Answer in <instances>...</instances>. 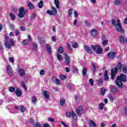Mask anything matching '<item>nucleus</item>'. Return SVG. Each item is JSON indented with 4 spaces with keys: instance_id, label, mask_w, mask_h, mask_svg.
<instances>
[{
    "instance_id": "64",
    "label": "nucleus",
    "mask_w": 127,
    "mask_h": 127,
    "mask_svg": "<svg viewBox=\"0 0 127 127\" xmlns=\"http://www.w3.org/2000/svg\"><path fill=\"white\" fill-rule=\"evenodd\" d=\"M124 115H126V116H127V109L125 108L124 111Z\"/></svg>"
},
{
    "instance_id": "33",
    "label": "nucleus",
    "mask_w": 127,
    "mask_h": 127,
    "mask_svg": "<svg viewBox=\"0 0 127 127\" xmlns=\"http://www.w3.org/2000/svg\"><path fill=\"white\" fill-rule=\"evenodd\" d=\"M38 7L39 8H42L43 7V1L41 0L40 2L38 3Z\"/></svg>"
},
{
    "instance_id": "38",
    "label": "nucleus",
    "mask_w": 127,
    "mask_h": 127,
    "mask_svg": "<svg viewBox=\"0 0 127 127\" xmlns=\"http://www.w3.org/2000/svg\"><path fill=\"white\" fill-rule=\"evenodd\" d=\"M66 116L67 118H71V116H72V112H67L66 113Z\"/></svg>"
},
{
    "instance_id": "58",
    "label": "nucleus",
    "mask_w": 127,
    "mask_h": 127,
    "mask_svg": "<svg viewBox=\"0 0 127 127\" xmlns=\"http://www.w3.org/2000/svg\"><path fill=\"white\" fill-rule=\"evenodd\" d=\"M33 47L35 48V50H37V44L36 43H33Z\"/></svg>"
},
{
    "instance_id": "35",
    "label": "nucleus",
    "mask_w": 127,
    "mask_h": 127,
    "mask_svg": "<svg viewBox=\"0 0 127 127\" xmlns=\"http://www.w3.org/2000/svg\"><path fill=\"white\" fill-rule=\"evenodd\" d=\"M22 44H23V45H27V44H29V43H28V40L24 39L22 41Z\"/></svg>"
},
{
    "instance_id": "34",
    "label": "nucleus",
    "mask_w": 127,
    "mask_h": 127,
    "mask_svg": "<svg viewBox=\"0 0 127 127\" xmlns=\"http://www.w3.org/2000/svg\"><path fill=\"white\" fill-rule=\"evenodd\" d=\"M58 51L59 52V53H63V52H64V49H63V47H60L58 50Z\"/></svg>"
},
{
    "instance_id": "3",
    "label": "nucleus",
    "mask_w": 127,
    "mask_h": 127,
    "mask_svg": "<svg viewBox=\"0 0 127 127\" xmlns=\"http://www.w3.org/2000/svg\"><path fill=\"white\" fill-rule=\"evenodd\" d=\"M25 13H26V10L24 9L23 7H20L19 13L18 14V16L20 18H22L24 17V15H25Z\"/></svg>"
},
{
    "instance_id": "59",
    "label": "nucleus",
    "mask_w": 127,
    "mask_h": 127,
    "mask_svg": "<svg viewBox=\"0 0 127 127\" xmlns=\"http://www.w3.org/2000/svg\"><path fill=\"white\" fill-rule=\"evenodd\" d=\"M115 4L116 5H119V4H120V0H115Z\"/></svg>"
},
{
    "instance_id": "52",
    "label": "nucleus",
    "mask_w": 127,
    "mask_h": 127,
    "mask_svg": "<svg viewBox=\"0 0 127 127\" xmlns=\"http://www.w3.org/2000/svg\"><path fill=\"white\" fill-rule=\"evenodd\" d=\"M30 123L33 125V126L35 125V121H34V120L33 119H30Z\"/></svg>"
},
{
    "instance_id": "43",
    "label": "nucleus",
    "mask_w": 127,
    "mask_h": 127,
    "mask_svg": "<svg viewBox=\"0 0 127 127\" xmlns=\"http://www.w3.org/2000/svg\"><path fill=\"white\" fill-rule=\"evenodd\" d=\"M10 16L11 19H12V20H14V18H15V16L12 13H10Z\"/></svg>"
},
{
    "instance_id": "13",
    "label": "nucleus",
    "mask_w": 127,
    "mask_h": 127,
    "mask_svg": "<svg viewBox=\"0 0 127 127\" xmlns=\"http://www.w3.org/2000/svg\"><path fill=\"white\" fill-rule=\"evenodd\" d=\"M46 49H47V52L49 55H51L52 52L51 50V47L49 45H46Z\"/></svg>"
},
{
    "instance_id": "39",
    "label": "nucleus",
    "mask_w": 127,
    "mask_h": 127,
    "mask_svg": "<svg viewBox=\"0 0 127 127\" xmlns=\"http://www.w3.org/2000/svg\"><path fill=\"white\" fill-rule=\"evenodd\" d=\"M9 91L11 93H13V92H14V91H15V88L11 86V87H10V88L9 89Z\"/></svg>"
},
{
    "instance_id": "32",
    "label": "nucleus",
    "mask_w": 127,
    "mask_h": 127,
    "mask_svg": "<svg viewBox=\"0 0 127 127\" xmlns=\"http://www.w3.org/2000/svg\"><path fill=\"white\" fill-rule=\"evenodd\" d=\"M66 45H67V48L68 49V50H69L70 52H72L73 49H72V48H71V46H70V44H69V43H67Z\"/></svg>"
},
{
    "instance_id": "57",
    "label": "nucleus",
    "mask_w": 127,
    "mask_h": 127,
    "mask_svg": "<svg viewBox=\"0 0 127 127\" xmlns=\"http://www.w3.org/2000/svg\"><path fill=\"white\" fill-rule=\"evenodd\" d=\"M72 10L71 9H69L68 11V14L69 16H71V15L72 14Z\"/></svg>"
},
{
    "instance_id": "9",
    "label": "nucleus",
    "mask_w": 127,
    "mask_h": 127,
    "mask_svg": "<svg viewBox=\"0 0 127 127\" xmlns=\"http://www.w3.org/2000/svg\"><path fill=\"white\" fill-rule=\"evenodd\" d=\"M65 64V65H69L70 64V58L66 54H64Z\"/></svg>"
},
{
    "instance_id": "24",
    "label": "nucleus",
    "mask_w": 127,
    "mask_h": 127,
    "mask_svg": "<svg viewBox=\"0 0 127 127\" xmlns=\"http://www.w3.org/2000/svg\"><path fill=\"white\" fill-rule=\"evenodd\" d=\"M55 4L57 8H59V7H60V3L59 2V0H55Z\"/></svg>"
},
{
    "instance_id": "51",
    "label": "nucleus",
    "mask_w": 127,
    "mask_h": 127,
    "mask_svg": "<svg viewBox=\"0 0 127 127\" xmlns=\"http://www.w3.org/2000/svg\"><path fill=\"white\" fill-rule=\"evenodd\" d=\"M20 29L21 31H24L26 30V27L21 26L20 27Z\"/></svg>"
},
{
    "instance_id": "44",
    "label": "nucleus",
    "mask_w": 127,
    "mask_h": 127,
    "mask_svg": "<svg viewBox=\"0 0 127 127\" xmlns=\"http://www.w3.org/2000/svg\"><path fill=\"white\" fill-rule=\"evenodd\" d=\"M97 45H91V48L93 49L94 51H96V49H97Z\"/></svg>"
},
{
    "instance_id": "4",
    "label": "nucleus",
    "mask_w": 127,
    "mask_h": 127,
    "mask_svg": "<svg viewBox=\"0 0 127 127\" xmlns=\"http://www.w3.org/2000/svg\"><path fill=\"white\" fill-rule=\"evenodd\" d=\"M52 11L48 10L47 13L50 14V15H56V14H57V10L56 9V8H55L54 6H52Z\"/></svg>"
},
{
    "instance_id": "60",
    "label": "nucleus",
    "mask_w": 127,
    "mask_h": 127,
    "mask_svg": "<svg viewBox=\"0 0 127 127\" xmlns=\"http://www.w3.org/2000/svg\"><path fill=\"white\" fill-rule=\"evenodd\" d=\"M67 89H68V90L72 89V87L71 86V84L70 83H67Z\"/></svg>"
},
{
    "instance_id": "10",
    "label": "nucleus",
    "mask_w": 127,
    "mask_h": 127,
    "mask_svg": "<svg viewBox=\"0 0 127 127\" xmlns=\"http://www.w3.org/2000/svg\"><path fill=\"white\" fill-rule=\"evenodd\" d=\"M107 57L108 58L113 59V58L116 57V53L114 52H109L107 55Z\"/></svg>"
},
{
    "instance_id": "42",
    "label": "nucleus",
    "mask_w": 127,
    "mask_h": 127,
    "mask_svg": "<svg viewBox=\"0 0 127 127\" xmlns=\"http://www.w3.org/2000/svg\"><path fill=\"white\" fill-rule=\"evenodd\" d=\"M60 104L61 106H64V105L65 104V100L62 99L60 101Z\"/></svg>"
},
{
    "instance_id": "18",
    "label": "nucleus",
    "mask_w": 127,
    "mask_h": 127,
    "mask_svg": "<svg viewBox=\"0 0 127 127\" xmlns=\"http://www.w3.org/2000/svg\"><path fill=\"white\" fill-rule=\"evenodd\" d=\"M91 35L93 37H96V36L98 35V31H97L96 29H92L91 31Z\"/></svg>"
},
{
    "instance_id": "50",
    "label": "nucleus",
    "mask_w": 127,
    "mask_h": 127,
    "mask_svg": "<svg viewBox=\"0 0 127 127\" xmlns=\"http://www.w3.org/2000/svg\"><path fill=\"white\" fill-rule=\"evenodd\" d=\"M103 84V80L102 79H99L98 80V85H99V86L102 85Z\"/></svg>"
},
{
    "instance_id": "20",
    "label": "nucleus",
    "mask_w": 127,
    "mask_h": 127,
    "mask_svg": "<svg viewBox=\"0 0 127 127\" xmlns=\"http://www.w3.org/2000/svg\"><path fill=\"white\" fill-rule=\"evenodd\" d=\"M4 44L6 48H7V49H9L11 47V46L10 45V44L9 43V41H5Z\"/></svg>"
},
{
    "instance_id": "56",
    "label": "nucleus",
    "mask_w": 127,
    "mask_h": 127,
    "mask_svg": "<svg viewBox=\"0 0 127 127\" xmlns=\"http://www.w3.org/2000/svg\"><path fill=\"white\" fill-rule=\"evenodd\" d=\"M15 35H19L20 34V32L18 30H16L15 31Z\"/></svg>"
},
{
    "instance_id": "48",
    "label": "nucleus",
    "mask_w": 127,
    "mask_h": 127,
    "mask_svg": "<svg viewBox=\"0 0 127 127\" xmlns=\"http://www.w3.org/2000/svg\"><path fill=\"white\" fill-rule=\"evenodd\" d=\"M89 83H90L91 86H93V85H94V79H93V78H90L89 79Z\"/></svg>"
},
{
    "instance_id": "36",
    "label": "nucleus",
    "mask_w": 127,
    "mask_h": 127,
    "mask_svg": "<svg viewBox=\"0 0 127 127\" xmlns=\"http://www.w3.org/2000/svg\"><path fill=\"white\" fill-rule=\"evenodd\" d=\"M101 94L104 96L105 94H106V88H101Z\"/></svg>"
},
{
    "instance_id": "25",
    "label": "nucleus",
    "mask_w": 127,
    "mask_h": 127,
    "mask_svg": "<svg viewBox=\"0 0 127 127\" xmlns=\"http://www.w3.org/2000/svg\"><path fill=\"white\" fill-rule=\"evenodd\" d=\"M104 107H105V104L103 103H101L99 104L98 108L100 110V111H103Z\"/></svg>"
},
{
    "instance_id": "62",
    "label": "nucleus",
    "mask_w": 127,
    "mask_h": 127,
    "mask_svg": "<svg viewBox=\"0 0 127 127\" xmlns=\"http://www.w3.org/2000/svg\"><path fill=\"white\" fill-rule=\"evenodd\" d=\"M43 127H51V126H50L48 124H45L43 125Z\"/></svg>"
},
{
    "instance_id": "29",
    "label": "nucleus",
    "mask_w": 127,
    "mask_h": 127,
    "mask_svg": "<svg viewBox=\"0 0 127 127\" xmlns=\"http://www.w3.org/2000/svg\"><path fill=\"white\" fill-rule=\"evenodd\" d=\"M120 41L121 43H125V42H126V39H125V37L121 36L120 38Z\"/></svg>"
},
{
    "instance_id": "61",
    "label": "nucleus",
    "mask_w": 127,
    "mask_h": 127,
    "mask_svg": "<svg viewBox=\"0 0 127 127\" xmlns=\"http://www.w3.org/2000/svg\"><path fill=\"white\" fill-rule=\"evenodd\" d=\"M118 69L119 70H121L122 69V63H118Z\"/></svg>"
},
{
    "instance_id": "14",
    "label": "nucleus",
    "mask_w": 127,
    "mask_h": 127,
    "mask_svg": "<svg viewBox=\"0 0 127 127\" xmlns=\"http://www.w3.org/2000/svg\"><path fill=\"white\" fill-rule=\"evenodd\" d=\"M42 95L45 99H49V92L47 91H44L42 92Z\"/></svg>"
},
{
    "instance_id": "53",
    "label": "nucleus",
    "mask_w": 127,
    "mask_h": 127,
    "mask_svg": "<svg viewBox=\"0 0 127 127\" xmlns=\"http://www.w3.org/2000/svg\"><path fill=\"white\" fill-rule=\"evenodd\" d=\"M123 71L124 73H127V66L126 65L123 66Z\"/></svg>"
},
{
    "instance_id": "37",
    "label": "nucleus",
    "mask_w": 127,
    "mask_h": 127,
    "mask_svg": "<svg viewBox=\"0 0 127 127\" xmlns=\"http://www.w3.org/2000/svg\"><path fill=\"white\" fill-rule=\"evenodd\" d=\"M21 85L23 88H24L25 90L26 91V90H27V87H26V85H25V83L24 82V81H22L21 82Z\"/></svg>"
},
{
    "instance_id": "21",
    "label": "nucleus",
    "mask_w": 127,
    "mask_h": 127,
    "mask_svg": "<svg viewBox=\"0 0 127 127\" xmlns=\"http://www.w3.org/2000/svg\"><path fill=\"white\" fill-rule=\"evenodd\" d=\"M108 70H106L104 72V78L105 81H108L109 80V75H108Z\"/></svg>"
},
{
    "instance_id": "8",
    "label": "nucleus",
    "mask_w": 127,
    "mask_h": 127,
    "mask_svg": "<svg viewBox=\"0 0 127 127\" xmlns=\"http://www.w3.org/2000/svg\"><path fill=\"white\" fill-rule=\"evenodd\" d=\"M18 73L20 77H24L25 76V71L22 68H20L18 69Z\"/></svg>"
},
{
    "instance_id": "17",
    "label": "nucleus",
    "mask_w": 127,
    "mask_h": 127,
    "mask_svg": "<svg viewBox=\"0 0 127 127\" xmlns=\"http://www.w3.org/2000/svg\"><path fill=\"white\" fill-rule=\"evenodd\" d=\"M71 119H72V121H77V120H78V117H77V115L73 111L72 112Z\"/></svg>"
},
{
    "instance_id": "7",
    "label": "nucleus",
    "mask_w": 127,
    "mask_h": 127,
    "mask_svg": "<svg viewBox=\"0 0 127 127\" xmlns=\"http://www.w3.org/2000/svg\"><path fill=\"white\" fill-rule=\"evenodd\" d=\"M7 72L10 76H12L13 75V70H12V68L10 65L7 66Z\"/></svg>"
},
{
    "instance_id": "45",
    "label": "nucleus",
    "mask_w": 127,
    "mask_h": 127,
    "mask_svg": "<svg viewBox=\"0 0 127 127\" xmlns=\"http://www.w3.org/2000/svg\"><path fill=\"white\" fill-rule=\"evenodd\" d=\"M35 17H36V14H35V13H33L31 16L32 19L34 20V19H35Z\"/></svg>"
},
{
    "instance_id": "11",
    "label": "nucleus",
    "mask_w": 127,
    "mask_h": 127,
    "mask_svg": "<svg viewBox=\"0 0 127 127\" xmlns=\"http://www.w3.org/2000/svg\"><path fill=\"white\" fill-rule=\"evenodd\" d=\"M14 92L17 97H21L22 95V91L19 88H17Z\"/></svg>"
},
{
    "instance_id": "28",
    "label": "nucleus",
    "mask_w": 127,
    "mask_h": 127,
    "mask_svg": "<svg viewBox=\"0 0 127 127\" xmlns=\"http://www.w3.org/2000/svg\"><path fill=\"white\" fill-rule=\"evenodd\" d=\"M111 92L112 93H118V89L116 87H113L111 88Z\"/></svg>"
},
{
    "instance_id": "27",
    "label": "nucleus",
    "mask_w": 127,
    "mask_h": 127,
    "mask_svg": "<svg viewBox=\"0 0 127 127\" xmlns=\"http://www.w3.org/2000/svg\"><path fill=\"white\" fill-rule=\"evenodd\" d=\"M109 42V40L106 39V40H103L102 41V45L103 46H106L107 44H108V43Z\"/></svg>"
},
{
    "instance_id": "1",
    "label": "nucleus",
    "mask_w": 127,
    "mask_h": 127,
    "mask_svg": "<svg viewBox=\"0 0 127 127\" xmlns=\"http://www.w3.org/2000/svg\"><path fill=\"white\" fill-rule=\"evenodd\" d=\"M126 81H127V76L124 74H121L120 76H117L116 84L120 89H122L123 88V82H126Z\"/></svg>"
},
{
    "instance_id": "2",
    "label": "nucleus",
    "mask_w": 127,
    "mask_h": 127,
    "mask_svg": "<svg viewBox=\"0 0 127 127\" xmlns=\"http://www.w3.org/2000/svg\"><path fill=\"white\" fill-rule=\"evenodd\" d=\"M112 23L113 25H115V28L117 31L120 32V33H124V29H123V27L122 26V23L120 21V19L117 20V23L116 24V21L114 19L112 20Z\"/></svg>"
},
{
    "instance_id": "41",
    "label": "nucleus",
    "mask_w": 127,
    "mask_h": 127,
    "mask_svg": "<svg viewBox=\"0 0 127 127\" xmlns=\"http://www.w3.org/2000/svg\"><path fill=\"white\" fill-rule=\"evenodd\" d=\"M40 74L42 76H44V75H45V71L44 70V69H41L40 70Z\"/></svg>"
},
{
    "instance_id": "49",
    "label": "nucleus",
    "mask_w": 127,
    "mask_h": 127,
    "mask_svg": "<svg viewBox=\"0 0 127 127\" xmlns=\"http://www.w3.org/2000/svg\"><path fill=\"white\" fill-rule=\"evenodd\" d=\"M9 61L10 63H13L14 62V59L12 57L9 58Z\"/></svg>"
},
{
    "instance_id": "15",
    "label": "nucleus",
    "mask_w": 127,
    "mask_h": 127,
    "mask_svg": "<svg viewBox=\"0 0 127 127\" xmlns=\"http://www.w3.org/2000/svg\"><path fill=\"white\" fill-rule=\"evenodd\" d=\"M91 65H92L93 69L92 72L93 74L95 75L96 74V72H97V67L96 66V63H92Z\"/></svg>"
},
{
    "instance_id": "40",
    "label": "nucleus",
    "mask_w": 127,
    "mask_h": 127,
    "mask_svg": "<svg viewBox=\"0 0 127 127\" xmlns=\"http://www.w3.org/2000/svg\"><path fill=\"white\" fill-rule=\"evenodd\" d=\"M34 127H41V124L40 123L36 122V123H35Z\"/></svg>"
},
{
    "instance_id": "22",
    "label": "nucleus",
    "mask_w": 127,
    "mask_h": 127,
    "mask_svg": "<svg viewBox=\"0 0 127 127\" xmlns=\"http://www.w3.org/2000/svg\"><path fill=\"white\" fill-rule=\"evenodd\" d=\"M27 3L30 9H33V8H34V5H33L31 2L28 1Z\"/></svg>"
},
{
    "instance_id": "63",
    "label": "nucleus",
    "mask_w": 127,
    "mask_h": 127,
    "mask_svg": "<svg viewBox=\"0 0 127 127\" xmlns=\"http://www.w3.org/2000/svg\"><path fill=\"white\" fill-rule=\"evenodd\" d=\"M48 120L49 121V122H54V119H53V118H49L48 119Z\"/></svg>"
},
{
    "instance_id": "12",
    "label": "nucleus",
    "mask_w": 127,
    "mask_h": 127,
    "mask_svg": "<svg viewBox=\"0 0 127 127\" xmlns=\"http://www.w3.org/2000/svg\"><path fill=\"white\" fill-rule=\"evenodd\" d=\"M84 50L86 51L87 53H89V54H92V53H93V50H92V49L88 46H84Z\"/></svg>"
},
{
    "instance_id": "23",
    "label": "nucleus",
    "mask_w": 127,
    "mask_h": 127,
    "mask_svg": "<svg viewBox=\"0 0 127 127\" xmlns=\"http://www.w3.org/2000/svg\"><path fill=\"white\" fill-rule=\"evenodd\" d=\"M89 126L90 127H96L97 125L94 121L91 120L89 122Z\"/></svg>"
},
{
    "instance_id": "6",
    "label": "nucleus",
    "mask_w": 127,
    "mask_h": 127,
    "mask_svg": "<svg viewBox=\"0 0 127 127\" xmlns=\"http://www.w3.org/2000/svg\"><path fill=\"white\" fill-rule=\"evenodd\" d=\"M76 111L78 116H81V113L82 114H84L85 113V111H84V109L82 107H79L78 108L76 109Z\"/></svg>"
},
{
    "instance_id": "46",
    "label": "nucleus",
    "mask_w": 127,
    "mask_h": 127,
    "mask_svg": "<svg viewBox=\"0 0 127 127\" xmlns=\"http://www.w3.org/2000/svg\"><path fill=\"white\" fill-rule=\"evenodd\" d=\"M20 111L21 113H24L25 112V108L23 106L21 107Z\"/></svg>"
},
{
    "instance_id": "47",
    "label": "nucleus",
    "mask_w": 127,
    "mask_h": 127,
    "mask_svg": "<svg viewBox=\"0 0 127 127\" xmlns=\"http://www.w3.org/2000/svg\"><path fill=\"white\" fill-rule=\"evenodd\" d=\"M10 43L12 46H13V45H14V40H13V39H10Z\"/></svg>"
},
{
    "instance_id": "5",
    "label": "nucleus",
    "mask_w": 127,
    "mask_h": 127,
    "mask_svg": "<svg viewBox=\"0 0 127 127\" xmlns=\"http://www.w3.org/2000/svg\"><path fill=\"white\" fill-rule=\"evenodd\" d=\"M111 71V79L114 80L115 79V76H116V75H117V73H118V67L112 68Z\"/></svg>"
},
{
    "instance_id": "19",
    "label": "nucleus",
    "mask_w": 127,
    "mask_h": 127,
    "mask_svg": "<svg viewBox=\"0 0 127 127\" xmlns=\"http://www.w3.org/2000/svg\"><path fill=\"white\" fill-rule=\"evenodd\" d=\"M53 83H56L57 85H60V80L55 77L53 78Z\"/></svg>"
},
{
    "instance_id": "54",
    "label": "nucleus",
    "mask_w": 127,
    "mask_h": 127,
    "mask_svg": "<svg viewBox=\"0 0 127 127\" xmlns=\"http://www.w3.org/2000/svg\"><path fill=\"white\" fill-rule=\"evenodd\" d=\"M60 78L62 80H64L65 79H66V75H61L60 76Z\"/></svg>"
},
{
    "instance_id": "26",
    "label": "nucleus",
    "mask_w": 127,
    "mask_h": 127,
    "mask_svg": "<svg viewBox=\"0 0 127 127\" xmlns=\"http://www.w3.org/2000/svg\"><path fill=\"white\" fill-rule=\"evenodd\" d=\"M31 101H32V103L34 105H36V101H37V99H36V97H35V96H32Z\"/></svg>"
},
{
    "instance_id": "31",
    "label": "nucleus",
    "mask_w": 127,
    "mask_h": 127,
    "mask_svg": "<svg viewBox=\"0 0 127 127\" xmlns=\"http://www.w3.org/2000/svg\"><path fill=\"white\" fill-rule=\"evenodd\" d=\"M87 71H88V69H87V68L84 67L82 70V74L83 76H86V75H87Z\"/></svg>"
},
{
    "instance_id": "16",
    "label": "nucleus",
    "mask_w": 127,
    "mask_h": 127,
    "mask_svg": "<svg viewBox=\"0 0 127 127\" xmlns=\"http://www.w3.org/2000/svg\"><path fill=\"white\" fill-rule=\"evenodd\" d=\"M96 53H97V54H102L103 53V50L102 49L101 46H97Z\"/></svg>"
},
{
    "instance_id": "55",
    "label": "nucleus",
    "mask_w": 127,
    "mask_h": 127,
    "mask_svg": "<svg viewBox=\"0 0 127 127\" xmlns=\"http://www.w3.org/2000/svg\"><path fill=\"white\" fill-rule=\"evenodd\" d=\"M72 47L73 48H77L78 47V44H77L76 43H74L72 45Z\"/></svg>"
},
{
    "instance_id": "30",
    "label": "nucleus",
    "mask_w": 127,
    "mask_h": 127,
    "mask_svg": "<svg viewBox=\"0 0 127 127\" xmlns=\"http://www.w3.org/2000/svg\"><path fill=\"white\" fill-rule=\"evenodd\" d=\"M57 57L58 60H59V61H61V60H62L63 59L62 55H61L59 53H57Z\"/></svg>"
}]
</instances>
